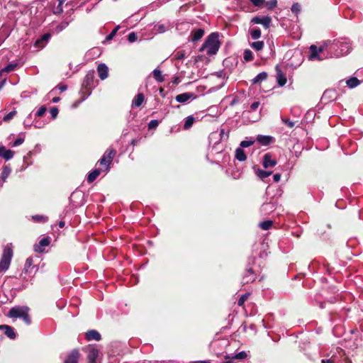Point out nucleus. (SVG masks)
Here are the masks:
<instances>
[{
	"label": "nucleus",
	"instance_id": "1",
	"mask_svg": "<svg viewBox=\"0 0 363 363\" xmlns=\"http://www.w3.org/2000/svg\"><path fill=\"white\" fill-rule=\"evenodd\" d=\"M330 57H339L348 54L351 50V43L346 38H339L333 40H326Z\"/></svg>",
	"mask_w": 363,
	"mask_h": 363
},
{
	"label": "nucleus",
	"instance_id": "2",
	"mask_svg": "<svg viewBox=\"0 0 363 363\" xmlns=\"http://www.w3.org/2000/svg\"><path fill=\"white\" fill-rule=\"evenodd\" d=\"M220 45V42L219 40L218 34L216 33H213L208 36L204 43L200 48V51L206 50L208 55H215L218 51Z\"/></svg>",
	"mask_w": 363,
	"mask_h": 363
},
{
	"label": "nucleus",
	"instance_id": "3",
	"mask_svg": "<svg viewBox=\"0 0 363 363\" xmlns=\"http://www.w3.org/2000/svg\"><path fill=\"white\" fill-rule=\"evenodd\" d=\"M310 54L308 59L310 60L321 61L328 57H330V54L328 52V46H326V41L322 45L318 48L315 45H311L309 48Z\"/></svg>",
	"mask_w": 363,
	"mask_h": 363
},
{
	"label": "nucleus",
	"instance_id": "4",
	"mask_svg": "<svg viewBox=\"0 0 363 363\" xmlns=\"http://www.w3.org/2000/svg\"><path fill=\"white\" fill-rule=\"evenodd\" d=\"M29 310V308L25 306H16L9 310L7 316L11 318H22L27 325H29L31 323Z\"/></svg>",
	"mask_w": 363,
	"mask_h": 363
},
{
	"label": "nucleus",
	"instance_id": "5",
	"mask_svg": "<svg viewBox=\"0 0 363 363\" xmlns=\"http://www.w3.org/2000/svg\"><path fill=\"white\" fill-rule=\"evenodd\" d=\"M33 263L32 257H29L26 259L23 269L20 274V278L23 281L28 282L34 277L35 272L38 270V267L33 265Z\"/></svg>",
	"mask_w": 363,
	"mask_h": 363
},
{
	"label": "nucleus",
	"instance_id": "6",
	"mask_svg": "<svg viewBox=\"0 0 363 363\" xmlns=\"http://www.w3.org/2000/svg\"><path fill=\"white\" fill-rule=\"evenodd\" d=\"M13 255L12 245H6L4 248L3 254L0 259V273L6 272L9 268Z\"/></svg>",
	"mask_w": 363,
	"mask_h": 363
},
{
	"label": "nucleus",
	"instance_id": "7",
	"mask_svg": "<svg viewBox=\"0 0 363 363\" xmlns=\"http://www.w3.org/2000/svg\"><path fill=\"white\" fill-rule=\"evenodd\" d=\"M116 150L109 147L104 154L102 158L99 161L100 165L104 167V171H106L109 169V166L112 162V160L116 155Z\"/></svg>",
	"mask_w": 363,
	"mask_h": 363
},
{
	"label": "nucleus",
	"instance_id": "8",
	"mask_svg": "<svg viewBox=\"0 0 363 363\" xmlns=\"http://www.w3.org/2000/svg\"><path fill=\"white\" fill-rule=\"evenodd\" d=\"M251 4L258 8H267L269 11H272L277 6V0H251Z\"/></svg>",
	"mask_w": 363,
	"mask_h": 363
},
{
	"label": "nucleus",
	"instance_id": "9",
	"mask_svg": "<svg viewBox=\"0 0 363 363\" xmlns=\"http://www.w3.org/2000/svg\"><path fill=\"white\" fill-rule=\"evenodd\" d=\"M251 23L260 24L267 30L272 24V18L269 16H255L251 18Z\"/></svg>",
	"mask_w": 363,
	"mask_h": 363
},
{
	"label": "nucleus",
	"instance_id": "10",
	"mask_svg": "<svg viewBox=\"0 0 363 363\" xmlns=\"http://www.w3.org/2000/svg\"><path fill=\"white\" fill-rule=\"evenodd\" d=\"M50 244V238L45 237L42 238L38 244H35L33 247V250L35 252L42 253L45 251V247L49 246Z\"/></svg>",
	"mask_w": 363,
	"mask_h": 363
},
{
	"label": "nucleus",
	"instance_id": "11",
	"mask_svg": "<svg viewBox=\"0 0 363 363\" xmlns=\"http://www.w3.org/2000/svg\"><path fill=\"white\" fill-rule=\"evenodd\" d=\"M87 352L89 363H96V359L99 354V350L94 347H90L87 349Z\"/></svg>",
	"mask_w": 363,
	"mask_h": 363
},
{
	"label": "nucleus",
	"instance_id": "12",
	"mask_svg": "<svg viewBox=\"0 0 363 363\" xmlns=\"http://www.w3.org/2000/svg\"><path fill=\"white\" fill-rule=\"evenodd\" d=\"M274 140H275L274 138H273L272 136H270V135H258L256 138V141L259 144L264 145V146L269 145V144L274 142Z\"/></svg>",
	"mask_w": 363,
	"mask_h": 363
},
{
	"label": "nucleus",
	"instance_id": "13",
	"mask_svg": "<svg viewBox=\"0 0 363 363\" xmlns=\"http://www.w3.org/2000/svg\"><path fill=\"white\" fill-rule=\"evenodd\" d=\"M196 98V95L194 93L186 92L183 94H178L176 96V101L179 103H186L190 99H194Z\"/></svg>",
	"mask_w": 363,
	"mask_h": 363
},
{
	"label": "nucleus",
	"instance_id": "14",
	"mask_svg": "<svg viewBox=\"0 0 363 363\" xmlns=\"http://www.w3.org/2000/svg\"><path fill=\"white\" fill-rule=\"evenodd\" d=\"M80 354L78 350H73L67 355L64 363H78Z\"/></svg>",
	"mask_w": 363,
	"mask_h": 363
},
{
	"label": "nucleus",
	"instance_id": "15",
	"mask_svg": "<svg viewBox=\"0 0 363 363\" xmlns=\"http://www.w3.org/2000/svg\"><path fill=\"white\" fill-rule=\"evenodd\" d=\"M277 75L276 79L279 86H283L286 83V77L280 69L279 65H277L275 67Z\"/></svg>",
	"mask_w": 363,
	"mask_h": 363
},
{
	"label": "nucleus",
	"instance_id": "16",
	"mask_svg": "<svg viewBox=\"0 0 363 363\" xmlns=\"http://www.w3.org/2000/svg\"><path fill=\"white\" fill-rule=\"evenodd\" d=\"M97 72L99 78L104 80L108 76V68L105 64H100L97 67Z\"/></svg>",
	"mask_w": 363,
	"mask_h": 363
},
{
	"label": "nucleus",
	"instance_id": "17",
	"mask_svg": "<svg viewBox=\"0 0 363 363\" xmlns=\"http://www.w3.org/2000/svg\"><path fill=\"white\" fill-rule=\"evenodd\" d=\"M262 164L265 168L272 167L277 164V160L272 159V155L269 153H267L263 157Z\"/></svg>",
	"mask_w": 363,
	"mask_h": 363
},
{
	"label": "nucleus",
	"instance_id": "18",
	"mask_svg": "<svg viewBox=\"0 0 363 363\" xmlns=\"http://www.w3.org/2000/svg\"><path fill=\"white\" fill-rule=\"evenodd\" d=\"M85 336H86V339L88 341H91V340L99 341L101 339V336L100 333L95 330H91L87 331Z\"/></svg>",
	"mask_w": 363,
	"mask_h": 363
},
{
	"label": "nucleus",
	"instance_id": "19",
	"mask_svg": "<svg viewBox=\"0 0 363 363\" xmlns=\"http://www.w3.org/2000/svg\"><path fill=\"white\" fill-rule=\"evenodd\" d=\"M0 330H3L4 334L11 339L16 337V333L12 327L7 325H0Z\"/></svg>",
	"mask_w": 363,
	"mask_h": 363
},
{
	"label": "nucleus",
	"instance_id": "20",
	"mask_svg": "<svg viewBox=\"0 0 363 363\" xmlns=\"http://www.w3.org/2000/svg\"><path fill=\"white\" fill-rule=\"evenodd\" d=\"M14 155V152L6 149L4 146H0V157H3L6 160H11Z\"/></svg>",
	"mask_w": 363,
	"mask_h": 363
},
{
	"label": "nucleus",
	"instance_id": "21",
	"mask_svg": "<svg viewBox=\"0 0 363 363\" xmlns=\"http://www.w3.org/2000/svg\"><path fill=\"white\" fill-rule=\"evenodd\" d=\"M145 101V96L143 93L138 94L132 101L131 106L133 108L140 107Z\"/></svg>",
	"mask_w": 363,
	"mask_h": 363
},
{
	"label": "nucleus",
	"instance_id": "22",
	"mask_svg": "<svg viewBox=\"0 0 363 363\" xmlns=\"http://www.w3.org/2000/svg\"><path fill=\"white\" fill-rule=\"evenodd\" d=\"M203 34H204V30L202 28H199V29L193 30L191 34V41L196 42V41L199 40L203 37Z\"/></svg>",
	"mask_w": 363,
	"mask_h": 363
},
{
	"label": "nucleus",
	"instance_id": "23",
	"mask_svg": "<svg viewBox=\"0 0 363 363\" xmlns=\"http://www.w3.org/2000/svg\"><path fill=\"white\" fill-rule=\"evenodd\" d=\"M101 169H96L91 172L87 177V182L89 183L93 182L101 174Z\"/></svg>",
	"mask_w": 363,
	"mask_h": 363
},
{
	"label": "nucleus",
	"instance_id": "24",
	"mask_svg": "<svg viewBox=\"0 0 363 363\" xmlns=\"http://www.w3.org/2000/svg\"><path fill=\"white\" fill-rule=\"evenodd\" d=\"M235 158L241 162L246 160L247 156L245 153V151L241 147H238L236 149Z\"/></svg>",
	"mask_w": 363,
	"mask_h": 363
},
{
	"label": "nucleus",
	"instance_id": "25",
	"mask_svg": "<svg viewBox=\"0 0 363 363\" xmlns=\"http://www.w3.org/2000/svg\"><path fill=\"white\" fill-rule=\"evenodd\" d=\"M153 77L158 82H162L164 81V77L162 74V72L159 69H155L152 72Z\"/></svg>",
	"mask_w": 363,
	"mask_h": 363
},
{
	"label": "nucleus",
	"instance_id": "26",
	"mask_svg": "<svg viewBox=\"0 0 363 363\" xmlns=\"http://www.w3.org/2000/svg\"><path fill=\"white\" fill-rule=\"evenodd\" d=\"M267 77V74L265 72H260L253 79L252 82L254 84H258L264 80H265Z\"/></svg>",
	"mask_w": 363,
	"mask_h": 363
},
{
	"label": "nucleus",
	"instance_id": "27",
	"mask_svg": "<svg viewBox=\"0 0 363 363\" xmlns=\"http://www.w3.org/2000/svg\"><path fill=\"white\" fill-rule=\"evenodd\" d=\"M359 83V80L356 77H350L346 81V84L350 88H354L357 86Z\"/></svg>",
	"mask_w": 363,
	"mask_h": 363
},
{
	"label": "nucleus",
	"instance_id": "28",
	"mask_svg": "<svg viewBox=\"0 0 363 363\" xmlns=\"http://www.w3.org/2000/svg\"><path fill=\"white\" fill-rule=\"evenodd\" d=\"M271 174H272V172H270V171H265V170H262V169H259L256 170L257 176L262 180L264 179L265 178L269 177L271 175Z\"/></svg>",
	"mask_w": 363,
	"mask_h": 363
},
{
	"label": "nucleus",
	"instance_id": "29",
	"mask_svg": "<svg viewBox=\"0 0 363 363\" xmlns=\"http://www.w3.org/2000/svg\"><path fill=\"white\" fill-rule=\"evenodd\" d=\"M264 45V41L257 40L253 43H251V48H253L256 51H259L263 49Z\"/></svg>",
	"mask_w": 363,
	"mask_h": 363
},
{
	"label": "nucleus",
	"instance_id": "30",
	"mask_svg": "<svg viewBox=\"0 0 363 363\" xmlns=\"http://www.w3.org/2000/svg\"><path fill=\"white\" fill-rule=\"evenodd\" d=\"M272 224H273V223L272 220H267L260 222L258 224V226L264 230H267L269 228H271V227L272 226Z\"/></svg>",
	"mask_w": 363,
	"mask_h": 363
},
{
	"label": "nucleus",
	"instance_id": "31",
	"mask_svg": "<svg viewBox=\"0 0 363 363\" xmlns=\"http://www.w3.org/2000/svg\"><path fill=\"white\" fill-rule=\"evenodd\" d=\"M261 36V30L258 28H251V38L254 40H257Z\"/></svg>",
	"mask_w": 363,
	"mask_h": 363
},
{
	"label": "nucleus",
	"instance_id": "32",
	"mask_svg": "<svg viewBox=\"0 0 363 363\" xmlns=\"http://www.w3.org/2000/svg\"><path fill=\"white\" fill-rule=\"evenodd\" d=\"M262 117L261 110L253 111L251 114V123L257 122L260 120Z\"/></svg>",
	"mask_w": 363,
	"mask_h": 363
},
{
	"label": "nucleus",
	"instance_id": "33",
	"mask_svg": "<svg viewBox=\"0 0 363 363\" xmlns=\"http://www.w3.org/2000/svg\"><path fill=\"white\" fill-rule=\"evenodd\" d=\"M16 66H17V65L14 64V63L9 64L7 66H6L4 68H3L0 71V77L1 76L2 72H10L14 70L15 68L16 67Z\"/></svg>",
	"mask_w": 363,
	"mask_h": 363
},
{
	"label": "nucleus",
	"instance_id": "34",
	"mask_svg": "<svg viewBox=\"0 0 363 363\" xmlns=\"http://www.w3.org/2000/svg\"><path fill=\"white\" fill-rule=\"evenodd\" d=\"M220 140H226L229 137V130H226L224 128H220L219 133Z\"/></svg>",
	"mask_w": 363,
	"mask_h": 363
},
{
	"label": "nucleus",
	"instance_id": "35",
	"mask_svg": "<svg viewBox=\"0 0 363 363\" xmlns=\"http://www.w3.org/2000/svg\"><path fill=\"white\" fill-rule=\"evenodd\" d=\"M322 363H335V359H322ZM341 363H352V362L347 357H345L341 360Z\"/></svg>",
	"mask_w": 363,
	"mask_h": 363
},
{
	"label": "nucleus",
	"instance_id": "36",
	"mask_svg": "<svg viewBox=\"0 0 363 363\" xmlns=\"http://www.w3.org/2000/svg\"><path fill=\"white\" fill-rule=\"evenodd\" d=\"M194 122V118L193 116H188L186 118L184 128V129H189L191 128Z\"/></svg>",
	"mask_w": 363,
	"mask_h": 363
},
{
	"label": "nucleus",
	"instance_id": "37",
	"mask_svg": "<svg viewBox=\"0 0 363 363\" xmlns=\"http://www.w3.org/2000/svg\"><path fill=\"white\" fill-rule=\"evenodd\" d=\"M16 114H17V111L13 110V111L9 112L7 115H6L4 117L3 121L5 122H8L10 120H11Z\"/></svg>",
	"mask_w": 363,
	"mask_h": 363
},
{
	"label": "nucleus",
	"instance_id": "38",
	"mask_svg": "<svg viewBox=\"0 0 363 363\" xmlns=\"http://www.w3.org/2000/svg\"><path fill=\"white\" fill-rule=\"evenodd\" d=\"M32 219L35 222H45L47 221L48 218L46 217H44L43 216L36 215L32 216Z\"/></svg>",
	"mask_w": 363,
	"mask_h": 363
},
{
	"label": "nucleus",
	"instance_id": "39",
	"mask_svg": "<svg viewBox=\"0 0 363 363\" xmlns=\"http://www.w3.org/2000/svg\"><path fill=\"white\" fill-rule=\"evenodd\" d=\"M291 9L294 13L297 15L301 11V6L298 3H294L293 4Z\"/></svg>",
	"mask_w": 363,
	"mask_h": 363
},
{
	"label": "nucleus",
	"instance_id": "40",
	"mask_svg": "<svg viewBox=\"0 0 363 363\" xmlns=\"http://www.w3.org/2000/svg\"><path fill=\"white\" fill-rule=\"evenodd\" d=\"M155 30H156L157 33H164L166 31V27L162 24H157L155 25L154 27Z\"/></svg>",
	"mask_w": 363,
	"mask_h": 363
},
{
	"label": "nucleus",
	"instance_id": "41",
	"mask_svg": "<svg viewBox=\"0 0 363 363\" xmlns=\"http://www.w3.org/2000/svg\"><path fill=\"white\" fill-rule=\"evenodd\" d=\"M119 29V26H117L111 32V33H109L106 38V40H111V39H113V38L115 36V35L116 34L118 30Z\"/></svg>",
	"mask_w": 363,
	"mask_h": 363
},
{
	"label": "nucleus",
	"instance_id": "42",
	"mask_svg": "<svg viewBox=\"0 0 363 363\" xmlns=\"http://www.w3.org/2000/svg\"><path fill=\"white\" fill-rule=\"evenodd\" d=\"M174 57H175V59L179 60H183L185 57L184 51H183V50L177 51L174 55Z\"/></svg>",
	"mask_w": 363,
	"mask_h": 363
},
{
	"label": "nucleus",
	"instance_id": "43",
	"mask_svg": "<svg viewBox=\"0 0 363 363\" xmlns=\"http://www.w3.org/2000/svg\"><path fill=\"white\" fill-rule=\"evenodd\" d=\"M282 122L289 128H293L295 125V123L289 118H281Z\"/></svg>",
	"mask_w": 363,
	"mask_h": 363
},
{
	"label": "nucleus",
	"instance_id": "44",
	"mask_svg": "<svg viewBox=\"0 0 363 363\" xmlns=\"http://www.w3.org/2000/svg\"><path fill=\"white\" fill-rule=\"evenodd\" d=\"M67 26H68V23L67 22H63V23L59 24L56 27L55 30H56L57 33H60L62 30H63L65 28H67Z\"/></svg>",
	"mask_w": 363,
	"mask_h": 363
},
{
	"label": "nucleus",
	"instance_id": "45",
	"mask_svg": "<svg viewBox=\"0 0 363 363\" xmlns=\"http://www.w3.org/2000/svg\"><path fill=\"white\" fill-rule=\"evenodd\" d=\"M46 111H47L46 107L45 106H42L41 107L39 108V109L36 112V116L38 117H41L45 114Z\"/></svg>",
	"mask_w": 363,
	"mask_h": 363
},
{
	"label": "nucleus",
	"instance_id": "46",
	"mask_svg": "<svg viewBox=\"0 0 363 363\" xmlns=\"http://www.w3.org/2000/svg\"><path fill=\"white\" fill-rule=\"evenodd\" d=\"M159 125V122L157 120H152L148 124L149 129H155Z\"/></svg>",
	"mask_w": 363,
	"mask_h": 363
},
{
	"label": "nucleus",
	"instance_id": "47",
	"mask_svg": "<svg viewBox=\"0 0 363 363\" xmlns=\"http://www.w3.org/2000/svg\"><path fill=\"white\" fill-rule=\"evenodd\" d=\"M248 295L249 294L248 293H246L245 294H243L240 298V299L238 300V304L239 306H242L245 303V301L247 300V298H248Z\"/></svg>",
	"mask_w": 363,
	"mask_h": 363
},
{
	"label": "nucleus",
	"instance_id": "48",
	"mask_svg": "<svg viewBox=\"0 0 363 363\" xmlns=\"http://www.w3.org/2000/svg\"><path fill=\"white\" fill-rule=\"evenodd\" d=\"M128 41L130 43H133L138 39V36L136 33L134 32L130 33L128 36Z\"/></svg>",
	"mask_w": 363,
	"mask_h": 363
},
{
	"label": "nucleus",
	"instance_id": "49",
	"mask_svg": "<svg viewBox=\"0 0 363 363\" xmlns=\"http://www.w3.org/2000/svg\"><path fill=\"white\" fill-rule=\"evenodd\" d=\"M50 113L51 114V117L52 119H55L57 114H58V108L57 107H52L50 110Z\"/></svg>",
	"mask_w": 363,
	"mask_h": 363
},
{
	"label": "nucleus",
	"instance_id": "50",
	"mask_svg": "<svg viewBox=\"0 0 363 363\" xmlns=\"http://www.w3.org/2000/svg\"><path fill=\"white\" fill-rule=\"evenodd\" d=\"M247 356V354L245 352H240L238 353L237 354H235L234 358L242 359L246 358Z\"/></svg>",
	"mask_w": 363,
	"mask_h": 363
},
{
	"label": "nucleus",
	"instance_id": "51",
	"mask_svg": "<svg viewBox=\"0 0 363 363\" xmlns=\"http://www.w3.org/2000/svg\"><path fill=\"white\" fill-rule=\"evenodd\" d=\"M24 142V138H17L14 143H13L12 146L13 147H17V146H19L21 145Z\"/></svg>",
	"mask_w": 363,
	"mask_h": 363
},
{
	"label": "nucleus",
	"instance_id": "52",
	"mask_svg": "<svg viewBox=\"0 0 363 363\" xmlns=\"http://www.w3.org/2000/svg\"><path fill=\"white\" fill-rule=\"evenodd\" d=\"M94 77L92 74H87L84 79V84H86V85L89 84L90 82H93Z\"/></svg>",
	"mask_w": 363,
	"mask_h": 363
},
{
	"label": "nucleus",
	"instance_id": "53",
	"mask_svg": "<svg viewBox=\"0 0 363 363\" xmlns=\"http://www.w3.org/2000/svg\"><path fill=\"white\" fill-rule=\"evenodd\" d=\"M259 106V102L255 101L251 104V114L253 111H256L257 110L258 107Z\"/></svg>",
	"mask_w": 363,
	"mask_h": 363
},
{
	"label": "nucleus",
	"instance_id": "54",
	"mask_svg": "<svg viewBox=\"0 0 363 363\" xmlns=\"http://www.w3.org/2000/svg\"><path fill=\"white\" fill-rule=\"evenodd\" d=\"M50 38V35L49 33H45L44 34L42 37H41V39L40 40H38L36 42H35V45H37L38 43H39L40 41H47L49 38Z\"/></svg>",
	"mask_w": 363,
	"mask_h": 363
},
{
	"label": "nucleus",
	"instance_id": "55",
	"mask_svg": "<svg viewBox=\"0 0 363 363\" xmlns=\"http://www.w3.org/2000/svg\"><path fill=\"white\" fill-rule=\"evenodd\" d=\"M250 147V140H243L240 143V147L242 149L243 147Z\"/></svg>",
	"mask_w": 363,
	"mask_h": 363
},
{
	"label": "nucleus",
	"instance_id": "56",
	"mask_svg": "<svg viewBox=\"0 0 363 363\" xmlns=\"http://www.w3.org/2000/svg\"><path fill=\"white\" fill-rule=\"evenodd\" d=\"M86 97V96H82V97L81 98V99H80V100L75 101V102L72 104V107H73V108H77V107L79 105V104H80L82 101H84V100H85Z\"/></svg>",
	"mask_w": 363,
	"mask_h": 363
},
{
	"label": "nucleus",
	"instance_id": "57",
	"mask_svg": "<svg viewBox=\"0 0 363 363\" xmlns=\"http://www.w3.org/2000/svg\"><path fill=\"white\" fill-rule=\"evenodd\" d=\"M244 60L245 62H248L250 60V50H245L244 52Z\"/></svg>",
	"mask_w": 363,
	"mask_h": 363
},
{
	"label": "nucleus",
	"instance_id": "58",
	"mask_svg": "<svg viewBox=\"0 0 363 363\" xmlns=\"http://www.w3.org/2000/svg\"><path fill=\"white\" fill-rule=\"evenodd\" d=\"M57 88H58L59 90L62 92V91H65V90H67V86L65 84H60L57 85Z\"/></svg>",
	"mask_w": 363,
	"mask_h": 363
},
{
	"label": "nucleus",
	"instance_id": "59",
	"mask_svg": "<svg viewBox=\"0 0 363 363\" xmlns=\"http://www.w3.org/2000/svg\"><path fill=\"white\" fill-rule=\"evenodd\" d=\"M273 179L274 182H279L281 179V174L277 173L273 175Z\"/></svg>",
	"mask_w": 363,
	"mask_h": 363
},
{
	"label": "nucleus",
	"instance_id": "60",
	"mask_svg": "<svg viewBox=\"0 0 363 363\" xmlns=\"http://www.w3.org/2000/svg\"><path fill=\"white\" fill-rule=\"evenodd\" d=\"M335 94L334 91H333V90H327V91H325L324 92L323 97H326L328 95H330L329 96L332 97V96L330 94Z\"/></svg>",
	"mask_w": 363,
	"mask_h": 363
},
{
	"label": "nucleus",
	"instance_id": "61",
	"mask_svg": "<svg viewBox=\"0 0 363 363\" xmlns=\"http://www.w3.org/2000/svg\"><path fill=\"white\" fill-rule=\"evenodd\" d=\"M217 135H218V134H217V133H212L210 135V137H209L210 140L211 141V140H213V139H216V138H217Z\"/></svg>",
	"mask_w": 363,
	"mask_h": 363
},
{
	"label": "nucleus",
	"instance_id": "62",
	"mask_svg": "<svg viewBox=\"0 0 363 363\" xmlns=\"http://www.w3.org/2000/svg\"><path fill=\"white\" fill-rule=\"evenodd\" d=\"M60 100V97H54L52 99V102L53 103H57L59 102Z\"/></svg>",
	"mask_w": 363,
	"mask_h": 363
},
{
	"label": "nucleus",
	"instance_id": "63",
	"mask_svg": "<svg viewBox=\"0 0 363 363\" xmlns=\"http://www.w3.org/2000/svg\"><path fill=\"white\" fill-rule=\"evenodd\" d=\"M193 363H211V362L208 361H196V362H194Z\"/></svg>",
	"mask_w": 363,
	"mask_h": 363
},
{
	"label": "nucleus",
	"instance_id": "64",
	"mask_svg": "<svg viewBox=\"0 0 363 363\" xmlns=\"http://www.w3.org/2000/svg\"><path fill=\"white\" fill-rule=\"evenodd\" d=\"M7 171H6V169H4L3 172H2V177L4 176V177H6V175H7Z\"/></svg>",
	"mask_w": 363,
	"mask_h": 363
}]
</instances>
